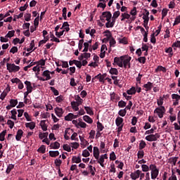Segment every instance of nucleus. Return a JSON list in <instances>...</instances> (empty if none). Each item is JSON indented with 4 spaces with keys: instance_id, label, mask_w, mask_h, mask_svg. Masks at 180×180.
<instances>
[{
    "instance_id": "nucleus-7",
    "label": "nucleus",
    "mask_w": 180,
    "mask_h": 180,
    "mask_svg": "<svg viewBox=\"0 0 180 180\" xmlns=\"http://www.w3.org/2000/svg\"><path fill=\"white\" fill-rule=\"evenodd\" d=\"M160 139V134L156 133L155 134H150L146 136L147 141H157Z\"/></svg>"
},
{
    "instance_id": "nucleus-57",
    "label": "nucleus",
    "mask_w": 180,
    "mask_h": 180,
    "mask_svg": "<svg viewBox=\"0 0 180 180\" xmlns=\"http://www.w3.org/2000/svg\"><path fill=\"white\" fill-rule=\"evenodd\" d=\"M180 23V15L176 17L173 26H176V25H179Z\"/></svg>"
},
{
    "instance_id": "nucleus-27",
    "label": "nucleus",
    "mask_w": 180,
    "mask_h": 180,
    "mask_svg": "<svg viewBox=\"0 0 180 180\" xmlns=\"http://www.w3.org/2000/svg\"><path fill=\"white\" fill-rule=\"evenodd\" d=\"M40 126L44 131H46L47 125H46V120H41L40 122Z\"/></svg>"
},
{
    "instance_id": "nucleus-10",
    "label": "nucleus",
    "mask_w": 180,
    "mask_h": 180,
    "mask_svg": "<svg viewBox=\"0 0 180 180\" xmlns=\"http://www.w3.org/2000/svg\"><path fill=\"white\" fill-rule=\"evenodd\" d=\"M172 99H175V102L173 103L174 106H178L179 105L180 96L178 94H172Z\"/></svg>"
},
{
    "instance_id": "nucleus-34",
    "label": "nucleus",
    "mask_w": 180,
    "mask_h": 180,
    "mask_svg": "<svg viewBox=\"0 0 180 180\" xmlns=\"http://www.w3.org/2000/svg\"><path fill=\"white\" fill-rule=\"evenodd\" d=\"M15 168V165H12V164H10L8 165L6 170V174H11V171H12V169Z\"/></svg>"
},
{
    "instance_id": "nucleus-30",
    "label": "nucleus",
    "mask_w": 180,
    "mask_h": 180,
    "mask_svg": "<svg viewBox=\"0 0 180 180\" xmlns=\"http://www.w3.org/2000/svg\"><path fill=\"white\" fill-rule=\"evenodd\" d=\"M49 136V132L41 133L40 132L39 134V137L41 140H43V139H47Z\"/></svg>"
},
{
    "instance_id": "nucleus-11",
    "label": "nucleus",
    "mask_w": 180,
    "mask_h": 180,
    "mask_svg": "<svg viewBox=\"0 0 180 180\" xmlns=\"http://www.w3.org/2000/svg\"><path fill=\"white\" fill-rule=\"evenodd\" d=\"M143 88H145L146 92L151 91V89H153V83H151V82H148L147 84H143Z\"/></svg>"
},
{
    "instance_id": "nucleus-41",
    "label": "nucleus",
    "mask_w": 180,
    "mask_h": 180,
    "mask_svg": "<svg viewBox=\"0 0 180 180\" xmlns=\"http://www.w3.org/2000/svg\"><path fill=\"white\" fill-rule=\"evenodd\" d=\"M108 77V75L106 73L104 74H101V77H100V82H105V81L106 80V78Z\"/></svg>"
},
{
    "instance_id": "nucleus-38",
    "label": "nucleus",
    "mask_w": 180,
    "mask_h": 180,
    "mask_svg": "<svg viewBox=\"0 0 180 180\" xmlns=\"http://www.w3.org/2000/svg\"><path fill=\"white\" fill-rule=\"evenodd\" d=\"M98 163L100 164L101 167H104L105 165H103V162H105V159L103 156H101L100 158L97 159Z\"/></svg>"
},
{
    "instance_id": "nucleus-21",
    "label": "nucleus",
    "mask_w": 180,
    "mask_h": 180,
    "mask_svg": "<svg viewBox=\"0 0 180 180\" xmlns=\"http://www.w3.org/2000/svg\"><path fill=\"white\" fill-rule=\"evenodd\" d=\"M49 155L50 157H53V158H56V157H58V155H60V152L58 150H56V151L50 150Z\"/></svg>"
},
{
    "instance_id": "nucleus-47",
    "label": "nucleus",
    "mask_w": 180,
    "mask_h": 180,
    "mask_svg": "<svg viewBox=\"0 0 180 180\" xmlns=\"http://www.w3.org/2000/svg\"><path fill=\"white\" fill-rule=\"evenodd\" d=\"M146 146H147V143H146V141H141L139 143V150H143V148H146Z\"/></svg>"
},
{
    "instance_id": "nucleus-24",
    "label": "nucleus",
    "mask_w": 180,
    "mask_h": 180,
    "mask_svg": "<svg viewBox=\"0 0 180 180\" xmlns=\"http://www.w3.org/2000/svg\"><path fill=\"white\" fill-rule=\"evenodd\" d=\"M50 147H51V148H53V150H58V148H60V143L56 141L53 143H51Z\"/></svg>"
},
{
    "instance_id": "nucleus-3",
    "label": "nucleus",
    "mask_w": 180,
    "mask_h": 180,
    "mask_svg": "<svg viewBox=\"0 0 180 180\" xmlns=\"http://www.w3.org/2000/svg\"><path fill=\"white\" fill-rule=\"evenodd\" d=\"M105 38L103 39L104 41H110V46L112 47L113 46V37H112V32L109 30L104 32Z\"/></svg>"
},
{
    "instance_id": "nucleus-52",
    "label": "nucleus",
    "mask_w": 180,
    "mask_h": 180,
    "mask_svg": "<svg viewBox=\"0 0 180 180\" xmlns=\"http://www.w3.org/2000/svg\"><path fill=\"white\" fill-rule=\"evenodd\" d=\"M137 156L139 159H141L144 158V150L138 151Z\"/></svg>"
},
{
    "instance_id": "nucleus-58",
    "label": "nucleus",
    "mask_w": 180,
    "mask_h": 180,
    "mask_svg": "<svg viewBox=\"0 0 180 180\" xmlns=\"http://www.w3.org/2000/svg\"><path fill=\"white\" fill-rule=\"evenodd\" d=\"M126 105H127V103L123 101H120L118 102L119 108H124L126 107Z\"/></svg>"
},
{
    "instance_id": "nucleus-20",
    "label": "nucleus",
    "mask_w": 180,
    "mask_h": 180,
    "mask_svg": "<svg viewBox=\"0 0 180 180\" xmlns=\"http://www.w3.org/2000/svg\"><path fill=\"white\" fill-rule=\"evenodd\" d=\"M83 120L86 122V123H89V124H91V123H94V120H92V118L88 115H84L83 117Z\"/></svg>"
},
{
    "instance_id": "nucleus-56",
    "label": "nucleus",
    "mask_w": 180,
    "mask_h": 180,
    "mask_svg": "<svg viewBox=\"0 0 180 180\" xmlns=\"http://www.w3.org/2000/svg\"><path fill=\"white\" fill-rule=\"evenodd\" d=\"M7 124L9 126L10 129H13V126H15V122L13 121L8 120L7 121Z\"/></svg>"
},
{
    "instance_id": "nucleus-5",
    "label": "nucleus",
    "mask_w": 180,
    "mask_h": 180,
    "mask_svg": "<svg viewBox=\"0 0 180 180\" xmlns=\"http://www.w3.org/2000/svg\"><path fill=\"white\" fill-rule=\"evenodd\" d=\"M115 124L116 126H117V133L119 134V133H120V131H122V130H123V118L120 117H117L115 120Z\"/></svg>"
},
{
    "instance_id": "nucleus-43",
    "label": "nucleus",
    "mask_w": 180,
    "mask_h": 180,
    "mask_svg": "<svg viewBox=\"0 0 180 180\" xmlns=\"http://www.w3.org/2000/svg\"><path fill=\"white\" fill-rule=\"evenodd\" d=\"M63 14L62 16L64 20H67V8L64 7L62 10Z\"/></svg>"
},
{
    "instance_id": "nucleus-14",
    "label": "nucleus",
    "mask_w": 180,
    "mask_h": 180,
    "mask_svg": "<svg viewBox=\"0 0 180 180\" xmlns=\"http://www.w3.org/2000/svg\"><path fill=\"white\" fill-rule=\"evenodd\" d=\"M94 157L96 160H99V148L96 146L94 147Z\"/></svg>"
},
{
    "instance_id": "nucleus-44",
    "label": "nucleus",
    "mask_w": 180,
    "mask_h": 180,
    "mask_svg": "<svg viewBox=\"0 0 180 180\" xmlns=\"http://www.w3.org/2000/svg\"><path fill=\"white\" fill-rule=\"evenodd\" d=\"M15 36V30L8 31L7 34L5 36V37H13Z\"/></svg>"
},
{
    "instance_id": "nucleus-36",
    "label": "nucleus",
    "mask_w": 180,
    "mask_h": 180,
    "mask_svg": "<svg viewBox=\"0 0 180 180\" xmlns=\"http://www.w3.org/2000/svg\"><path fill=\"white\" fill-rule=\"evenodd\" d=\"M158 71H162V72H167V68H164L162 65H159L157 69L155 70L156 72H158Z\"/></svg>"
},
{
    "instance_id": "nucleus-45",
    "label": "nucleus",
    "mask_w": 180,
    "mask_h": 180,
    "mask_svg": "<svg viewBox=\"0 0 180 180\" xmlns=\"http://www.w3.org/2000/svg\"><path fill=\"white\" fill-rule=\"evenodd\" d=\"M34 48V39L32 40L30 44V48L27 49V51H31Z\"/></svg>"
},
{
    "instance_id": "nucleus-63",
    "label": "nucleus",
    "mask_w": 180,
    "mask_h": 180,
    "mask_svg": "<svg viewBox=\"0 0 180 180\" xmlns=\"http://www.w3.org/2000/svg\"><path fill=\"white\" fill-rule=\"evenodd\" d=\"M82 155L84 157H89V155H91V154L89 153V151H88V150H84L82 152Z\"/></svg>"
},
{
    "instance_id": "nucleus-54",
    "label": "nucleus",
    "mask_w": 180,
    "mask_h": 180,
    "mask_svg": "<svg viewBox=\"0 0 180 180\" xmlns=\"http://www.w3.org/2000/svg\"><path fill=\"white\" fill-rule=\"evenodd\" d=\"M61 164H63V161L61 160H60V159L55 160V165L56 167L60 168V166L61 165Z\"/></svg>"
},
{
    "instance_id": "nucleus-62",
    "label": "nucleus",
    "mask_w": 180,
    "mask_h": 180,
    "mask_svg": "<svg viewBox=\"0 0 180 180\" xmlns=\"http://www.w3.org/2000/svg\"><path fill=\"white\" fill-rule=\"evenodd\" d=\"M150 6H152L153 8H157L158 6V4L157 3V0H153L151 4H150Z\"/></svg>"
},
{
    "instance_id": "nucleus-64",
    "label": "nucleus",
    "mask_w": 180,
    "mask_h": 180,
    "mask_svg": "<svg viewBox=\"0 0 180 180\" xmlns=\"http://www.w3.org/2000/svg\"><path fill=\"white\" fill-rule=\"evenodd\" d=\"M172 47L180 48V41H177L176 42L173 43V44L172 45Z\"/></svg>"
},
{
    "instance_id": "nucleus-16",
    "label": "nucleus",
    "mask_w": 180,
    "mask_h": 180,
    "mask_svg": "<svg viewBox=\"0 0 180 180\" xmlns=\"http://www.w3.org/2000/svg\"><path fill=\"white\" fill-rule=\"evenodd\" d=\"M25 85H26L27 91H31L32 92L33 91V86H32V82L30 81L26 80L24 82Z\"/></svg>"
},
{
    "instance_id": "nucleus-33",
    "label": "nucleus",
    "mask_w": 180,
    "mask_h": 180,
    "mask_svg": "<svg viewBox=\"0 0 180 180\" xmlns=\"http://www.w3.org/2000/svg\"><path fill=\"white\" fill-rule=\"evenodd\" d=\"M165 98V96H163V97H160L159 100L157 101L158 105L161 107L162 105H164V98Z\"/></svg>"
},
{
    "instance_id": "nucleus-60",
    "label": "nucleus",
    "mask_w": 180,
    "mask_h": 180,
    "mask_svg": "<svg viewBox=\"0 0 180 180\" xmlns=\"http://www.w3.org/2000/svg\"><path fill=\"white\" fill-rule=\"evenodd\" d=\"M74 61L75 62V65H76L77 68H81V67H82V63H81V61L77 60H74Z\"/></svg>"
},
{
    "instance_id": "nucleus-40",
    "label": "nucleus",
    "mask_w": 180,
    "mask_h": 180,
    "mask_svg": "<svg viewBox=\"0 0 180 180\" xmlns=\"http://www.w3.org/2000/svg\"><path fill=\"white\" fill-rule=\"evenodd\" d=\"M143 172H148L150 171V167L147 165H141Z\"/></svg>"
},
{
    "instance_id": "nucleus-22",
    "label": "nucleus",
    "mask_w": 180,
    "mask_h": 180,
    "mask_svg": "<svg viewBox=\"0 0 180 180\" xmlns=\"http://www.w3.org/2000/svg\"><path fill=\"white\" fill-rule=\"evenodd\" d=\"M158 174H160V170L158 169L151 172V179H155L157 176H158Z\"/></svg>"
},
{
    "instance_id": "nucleus-26",
    "label": "nucleus",
    "mask_w": 180,
    "mask_h": 180,
    "mask_svg": "<svg viewBox=\"0 0 180 180\" xmlns=\"http://www.w3.org/2000/svg\"><path fill=\"white\" fill-rule=\"evenodd\" d=\"M128 95H136V87L132 86L130 89L127 91Z\"/></svg>"
},
{
    "instance_id": "nucleus-18",
    "label": "nucleus",
    "mask_w": 180,
    "mask_h": 180,
    "mask_svg": "<svg viewBox=\"0 0 180 180\" xmlns=\"http://www.w3.org/2000/svg\"><path fill=\"white\" fill-rule=\"evenodd\" d=\"M25 127L30 129V130H33V129L36 127V123L34 122H27L25 124Z\"/></svg>"
},
{
    "instance_id": "nucleus-53",
    "label": "nucleus",
    "mask_w": 180,
    "mask_h": 180,
    "mask_svg": "<svg viewBox=\"0 0 180 180\" xmlns=\"http://www.w3.org/2000/svg\"><path fill=\"white\" fill-rule=\"evenodd\" d=\"M83 46H84V39H80L79 41V44H78V49H79V51H81V50H82Z\"/></svg>"
},
{
    "instance_id": "nucleus-23",
    "label": "nucleus",
    "mask_w": 180,
    "mask_h": 180,
    "mask_svg": "<svg viewBox=\"0 0 180 180\" xmlns=\"http://www.w3.org/2000/svg\"><path fill=\"white\" fill-rule=\"evenodd\" d=\"M84 109L87 113V115H89L90 116H93L94 115V110H92V108L84 106Z\"/></svg>"
},
{
    "instance_id": "nucleus-9",
    "label": "nucleus",
    "mask_w": 180,
    "mask_h": 180,
    "mask_svg": "<svg viewBox=\"0 0 180 180\" xmlns=\"http://www.w3.org/2000/svg\"><path fill=\"white\" fill-rule=\"evenodd\" d=\"M140 174H141V170L138 169L134 172H131L130 176L131 179L136 180L138 179V178H140Z\"/></svg>"
},
{
    "instance_id": "nucleus-50",
    "label": "nucleus",
    "mask_w": 180,
    "mask_h": 180,
    "mask_svg": "<svg viewBox=\"0 0 180 180\" xmlns=\"http://www.w3.org/2000/svg\"><path fill=\"white\" fill-rule=\"evenodd\" d=\"M63 147L65 151H68V153H71V147L68 144H64Z\"/></svg>"
},
{
    "instance_id": "nucleus-4",
    "label": "nucleus",
    "mask_w": 180,
    "mask_h": 180,
    "mask_svg": "<svg viewBox=\"0 0 180 180\" xmlns=\"http://www.w3.org/2000/svg\"><path fill=\"white\" fill-rule=\"evenodd\" d=\"M6 67L9 72H18V71L20 70V67L15 65V63H13V64L7 63Z\"/></svg>"
},
{
    "instance_id": "nucleus-15",
    "label": "nucleus",
    "mask_w": 180,
    "mask_h": 180,
    "mask_svg": "<svg viewBox=\"0 0 180 180\" xmlns=\"http://www.w3.org/2000/svg\"><path fill=\"white\" fill-rule=\"evenodd\" d=\"M42 77H45L46 80L49 81V79H51V76L50 75V71L49 70H45L42 73Z\"/></svg>"
},
{
    "instance_id": "nucleus-31",
    "label": "nucleus",
    "mask_w": 180,
    "mask_h": 180,
    "mask_svg": "<svg viewBox=\"0 0 180 180\" xmlns=\"http://www.w3.org/2000/svg\"><path fill=\"white\" fill-rule=\"evenodd\" d=\"M38 153H41V154H44L46 153V146L41 145L37 150Z\"/></svg>"
},
{
    "instance_id": "nucleus-49",
    "label": "nucleus",
    "mask_w": 180,
    "mask_h": 180,
    "mask_svg": "<svg viewBox=\"0 0 180 180\" xmlns=\"http://www.w3.org/2000/svg\"><path fill=\"white\" fill-rule=\"evenodd\" d=\"M16 105H18V100H15V99L10 100V105H11L13 108H15Z\"/></svg>"
},
{
    "instance_id": "nucleus-46",
    "label": "nucleus",
    "mask_w": 180,
    "mask_h": 180,
    "mask_svg": "<svg viewBox=\"0 0 180 180\" xmlns=\"http://www.w3.org/2000/svg\"><path fill=\"white\" fill-rule=\"evenodd\" d=\"M126 113H127V111L126 110V108H124V110H120L118 112V115L122 116V117H124V116H126Z\"/></svg>"
},
{
    "instance_id": "nucleus-61",
    "label": "nucleus",
    "mask_w": 180,
    "mask_h": 180,
    "mask_svg": "<svg viewBox=\"0 0 180 180\" xmlns=\"http://www.w3.org/2000/svg\"><path fill=\"white\" fill-rule=\"evenodd\" d=\"M78 126H79V127H82V129H86V123L80 121L78 123Z\"/></svg>"
},
{
    "instance_id": "nucleus-19",
    "label": "nucleus",
    "mask_w": 180,
    "mask_h": 180,
    "mask_svg": "<svg viewBox=\"0 0 180 180\" xmlns=\"http://www.w3.org/2000/svg\"><path fill=\"white\" fill-rule=\"evenodd\" d=\"M82 160H81V157L78 156H73L72 158V163H75V164H79V162H81Z\"/></svg>"
},
{
    "instance_id": "nucleus-48",
    "label": "nucleus",
    "mask_w": 180,
    "mask_h": 180,
    "mask_svg": "<svg viewBox=\"0 0 180 180\" xmlns=\"http://www.w3.org/2000/svg\"><path fill=\"white\" fill-rule=\"evenodd\" d=\"M50 89L51 91H52L55 96H58V95L60 94V93L58 92V90L56 89V88L51 86Z\"/></svg>"
},
{
    "instance_id": "nucleus-37",
    "label": "nucleus",
    "mask_w": 180,
    "mask_h": 180,
    "mask_svg": "<svg viewBox=\"0 0 180 180\" xmlns=\"http://www.w3.org/2000/svg\"><path fill=\"white\" fill-rule=\"evenodd\" d=\"M147 60V58H146V56H141L139 57L138 58V61L139 63H140L141 64H146V61Z\"/></svg>"
},
{
    "instance_id": "nucleus-32",
    "label": "nucleus",
    "mask_w": 180,
    "mask_h": 180,
    "mask_svg": "<svg viewBox=\"0 0 180 180\" xmlns=\"http://www.w3.org/2000/svg\"><path fill=\"white\" fill-rule=\"evenodd\" d=\"M5 136H6V129L0 134V141H5Z\"/></svg>"
},
{
    "instance_id": "nucleus-6",
    "label": "nucleus",
    "mask_w": 180,
    "mask_h": 180,
    "mask_svg": "<svg viewBox=\"0 0 180 180\" xmlns=\"http://www.w3.org/2000/svg\"><path fill=\"white\" fill-rule=\"evenodd\" d=\"M105 18L107 22H110V19H112V13L110 11L103 12L102 15L100 16L101 22H105Z\"/></svg>"
},
{
    "instance_id": "nucleus-17",
    "label": "nucleus",
    "mask_w": 180,
    "mask_h": 180,
    "mask_svg": "<svg viewBox=\"0 0 180 180\" xmlns=\"http://www.w3.org/2000/svg\"><path fill=\"white\" fill-rule=\"evenodd\" d=\"M79 105H81V104H78V103H76L75 101L71 102L72 108L75 112H78V110H79V108H78V106H79Z\"/></svg>"
},
{
    "instance_id": "nucleus-12",
    "label": "nucleus",
    "mask_w": 180,
    "mask_h": 180,
    "mask_svg": "<svg viewBox=\"0 0 180 180\" xmlns=\"http://www.w3.org/2000/svg\"><path fill=\"white\" fill-rule=\"evenodd\" d=\"M55 113H56V116H58V117H61L63 116V113H64V112L63 111V108L56 107L55 108Z\"/></svg>"
},
{
    "instance_id": "nucleus-28",
    "label": "nucleus",
    "mask_w": 180,
    "mask_h": 180,
    "mask_svg": "<svg viewBox=\"0 0 180 180\" xmlns=\"http://www.w3.org/2000/svg\"><path fill=\"white\" fill-rule=\"evenodd\" d=\"M75 99L76 101V103H78L79 105H82V102H84V100H82V98H81L79 96H75Z\"/></svg>"
},
{
    "instance_id": "nucleus-35",
    "label": "nucleus",
    "mask_w": 180,
    "mask_h": 180,
    "mask_svg": "<svg viewBox=\"0 0 180 180\" xmlns=\"http://www.w3.org/2000/svg\"><path fill=\"white\" fill-rule=\"evenodd\" d=\"M73 117H74V114L69 113L68 115L65 117V120H66L67 122H71V120H72Z\"/></svg>"
},
{
    "instance_id": "nucleus-51",
    "label": "nucleus",
    "mask_w": 180,
    "mask_h": 180,
    "mask_svg": "<svg viewBox=\"0 0 180 180\" xmlns=\"http://www.w3.org/2000/svg\"><path fill=\"white\" fill-rule=\"evenodd\" d=\"M97 129H98V131H102V130H103V129H105V127H103L102 123H101L100 122H97Z\"/></svg>"
},
{
    "instance_id": "nucleus-39",
    "label": "nucleus",
    "mask_w": 180,
    "mask_h": 180,
    "mask_svg": "<svg viewBox=\"0 0 180 180\" xmlns=\"http://www.w3.org/2000/svg\"><path fill=\"white\" fill-rule=\"evenodd\" d=\"M150 43H153V44H155V43H157V39H155V33H153L150 35Z\"/></svg>"
},
{
    "instance_id": "nucleus-2",
    "label": "nucleus",
    "mask_w": 180,
    "mask_h": 180,
    "mask_svg": "<svg viewBox=\"0 0 180 180\" xmlns=\"http://www.w3.org/2000/svg\"><path fill=\"white\" fill-rule=\"evenodd\" d=\"M165 112H166L165 107L164 106L158 107L154 110V113H157L160 119H162L164 117V115L165 114Z\"/></svg>"
},
{
    "instance_id": "nucleus-1",
    "label": "nucleus",
    "mask_w": 180,
    "mask_h": 180,
    "mask_svg": "<svg viewBox=\"0 0 180 180\" xmlns=\"http://www.w3.org/2000/svg\"><path fill=\"white\" fill-rule=\"evenodd\" d=\"M121 58H122V64H123V67L124 68H131V64H130V61H131V57L129 56V55H124V56H122Z\"/></svg>"
},
{
    "instance_id": "nucleus-29",
    "label": "nucleus",
    "mask_w": 180,
    "mask_h": 180,
    "mask_svg": "<svg viewBox=\"0 0 180 180\" xmlns=\"http://www.w3.org/2000/svg\"><path fill=\"white\" fill-rule=\"evenodd\" d=\"M115 165H117V167L120 168V169H123V166L124 165V164L123 163V162H120L119 160H116Z\"/></svg>"
},
{
    "instance_id": "nucleus-55",
    "label": "nucleus",
    "mask_w": 180,
    "mask_h": 180,
    "mask_svg": "<svg viewBox=\"0 0 180 180\" xmlns=\"http://www.w3.org/2000/svg\"><path fill=\"white\" fill-rule=\"evenodd\" d=\"M39 19H40V16L38 15L34 20V26L36 27H39Z\"/></svg>"
},
{
    "instance_id": "nucleus-25",
    "label": "nucleus",
    "mask_w": 180,
    "mask_h": 180,
    "mask_svg": "<svg viewBox=\"0 0 180 180\" xmlns=\"http://www.w3.org/2000/svg\"><path fill=\"white\" fill-rule=\"evenodd\" d=\"M121 22H124V19H130V14L124 13L121 14Z\"/></svg>"
},
{
    "instance_id": "nucleus-59",
    "label": "nucleus",
    "mask_w": 180,
    "mask_h": 180,
    "mask_svg": "<svg viewBox=\"0 0 180 180\" xmlns=\"http://www.w3.org/2000/svg\"><path fill=\"white\" fill-rule=\"evenodd\" d=\"M30 18H32V14L30 13H26L25 15V20L26 22H30Z\"/></svg>"
},
{
    "instance_id": "nucleus-42",
    "label": "nucleus",
    "mask_w": 180,
    "mask_h": 180,
    "mask_svg": "<svg viewBox=\"0 0 180 180\" xmlns=\"http://www.w3.org/2000/svg\"><path fill=\"white\" fill-rule=\"evenodd\" d=\"M168 15V9L163 8L162 11V20Z\"/></svg>"
},
{
    "instance_id": "nucleus-8",
    "label": "nucleus",
    "mask_w": 180,
    "mask_h": 180,
    "mask_svg": "<svg viewBox=\"0 0 180 180\" xmlns=\"http://www.w3.org/2000/svg\"><path fill=\"white\" fill-rule=\"evenodd\" d=\"M114 63L117 64L118 67L123 68V58H122V56H120V58L115 57L114 58Z\"/></svg>"
},
{
    "instance_id": "nucleus-13",
    "label": "nucleus",
    "mask_w": 180,
    "mask_h": 180,
    "mask_svg": "<svg viewBox=\"0 0 180 180\" xmlns=\"http://www.w3.org/2000/svg\"><path fill=\"white\" fill-rule=\"evenodd\" d=\"M23 136V131L22 129H18L15 136V140L17 141H20V139Z\"/></svg>"
}]
</instances>
